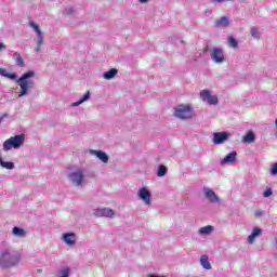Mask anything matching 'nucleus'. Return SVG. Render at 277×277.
Masks as SVG:
<instances>
[{
    "label": "nucleus",
    "mask_w": 277,
    "mask_h": 277,
    "mask_svg": "<svg viewBox=\"0 0 277 277\" xmlns=\"http://www.w3.org/2000/svg\"><path fill=\"white\" fill-rule=\"evenodd\" d=\"M32 77H36V72L27 71L16 80V83L21 88L18 96H25L27 94V90H31V88H34L35 82L31 80Z\"/></svg>",
    "instance_id": "f257e3e1"
},
{
    "label": "nucleus",
    "mask_w": 277,
    "mask_h": 277,
    "mask_svg": "<svg viewBox=\"0 0 277 277\" xmlns=\"http://www.w3.org/2000/svg\"><path fill=\"white\" fill-rule=\"evenodd\" d=\"M18 261H21V254L18 253H12L5 250L0 254V267H13Z\"/></svg>",
    "instance_id": "f03ea898"
},
{
    "label": "nucleus",
    "mask_w": 277,
    "mask_h": 277,
    "mask_svg": "<svg viewBox=\"0 0 277 277\" xmlns=\"http://www.w3.org/2000/svg\"><path fill=\"white\" fill-rule=\"evenodd\" d=\"M174 116L180 120H192L194 118V108L190 105H180L174 108Z\"/></svg>",
    "instance_id": "7ed1b4c3"
},
{
    "label": "nucleus",
    "mask_w": 277,
    "mask_h": 277,
    "mask_svg": "<svg viewBox=\"0 0 277 277\" xmlns=\"http://www.w3.org/2000/svg\"><path fill=\"white\" fill-rule=\"evenodd\" d=\"M25 144V134L11 136L3 143V150H12V148H21Z\"/></svg>",
    "instance_id": "20e7f679"
},
{
    "label": "nucleus",
    "mask_w": 277,
    "mask_h": 277,
    "mask_svg": "<svg viewBox=\"0 0 277 277\" xmlns=\"http://www.w3.org/2000/svg\"><path fill=\"white\" fill-rule=\"evenodd\" d=\"M210 57L215 62V64H223L225 62L226 56H224V51L220 48H213L210 53Z\"/></svg>",
    "instance_id": "39448f33"
},
{
    "label": "nucleus",
    "mask_w": 277,
    "mask_h": 277,
    "mask_svg": "<svg viewBox=\"0 0 277 277\" xmlns=\"http://www.w3.org/2000/svg\"><path fill=\"white\" fill-rule=\"evenodd\" d=\"M200 98L207 101L208 105H217L219 103L216 95H211V91L209 90H202L200 92Z\"/></svg>",
    "instance_id": "423d86ee"
},
{
    "label": "nucleus",
    "mask_w": 277,
    "mask_h": 277,
    "mask_svg": "<svg viewBox=\"0 0 277 277\" xmlns=\"http://www.w3.org/2000/svg\"><path fill=\"white\" fill-rule=\"evenodd\" d=\"M138 198L144 201V205H151L150 198H153V195L150 194V190L146 187H142L137 193Z\"/></svg>",
    "instance_id": "0eeeda50"
},
{
    "label": "nucleus",
    "mask_w": 277,
    "mask_h": 277,
    "mask_svg": "<svg viewBox=\"0 0 277 277\" xmlns=\"http://www.w3.org/2000/svg\"><path fill=\"white\" fill-rule=\"evenodd\" d=\"M95 217H114L116 212L109 208H101L94 211Z\"/></svg>",
    "instance_id": "6e6552de"
},
{
    "label": "nucleus",
    "mask_w": 277,
    "mask_h": 277,
    "mask_svg": "<svg viewBox=\"0 0 277 277\" xmlns=\"http://www.w3.org/2000/svg\"><path fill=\"white\" fill-rule=\"evenodd\" d=\"M229 136L230 134H228V132H215L213 134V144H224Z\"/></svg>",
    "instance_id": "1a4fd4ad"
},
{
    "label": "nucleus",
    "mask_w": 277,
    "mask_h": 277,
    "mask_svg": "<svg viewBox=\"0 0 277 277\" xmlns=\"http://www.w3.org/2000/svg\"><path fill=\"white\" fill-rule=\"evenodd\" d=\"M69 176L74 185H77V186L82 185L83 179H84L83 171H76L71 173Z\"/></svg>",
    "instance_id": "9d476101"
},
{
    "label": "nucleus",
    "mask_w": 277,
    "mask_h": 277,
    "mask_svg": "<svg viewBox=\"0 0 277 277\" xmlns=\"http://www.w3.org/2000/svg\"><path fill=\"white\" fill-rule=\"evenodd\" d=\"M29 26L36 31L37 36H38V41L37 44L41 45L44 42V38L42 37V30H40V26H38L36 23L34 22H29Z\"/></svg>",
    "instance_id": "9b49d317"
},
{
    "label": "nucleus",
    "mask_w": 277,
    "mask_h": 277,
    "mask_svg": "<svg viewBox=\"0 0 277 277\" xmlns=\"http://www.w3.org/2000/svg\"><path fill=\"white\" fill-rule=\"evenodd\" d=\"M90 153L91 155H94L95 157H97L100 161H103V163H107V161H109V156H107L105 151L91 149Z\"/></svg>",
    "instance_id": "f8f14e48"
},
{
    "label": "nucleus",
    "mask_w": 277,
    "mask_h": 277,
    "mask_svg": "<svg viewBox=\"0 0 277 277\" xmlns=\"http://www.w3.org/2000/svg\"><path fill=\"white\" fill-rule=\"evenodd\" d=\"M237 161V151H230L223 158L221 163H235Z\"/></svg>",
    "instance_id": "ddd939ff"
},
{
    "label": "nucleus",
    "mask_w": 277,
    "mask_h": 277,
    "mask_svg": "<svg viewBox=\"0 0 277 277\" xmlns=\"http://www.w3.org/2000/svg\"><path fill=\"white\" fill-rule=\"evenodd\" d=\"M77 239V236L72 233H67L63 235V240L67 246H75V240Z\"/></svg>",
    "instance_id": "4468645a"
},
{
    "label": "nucleus",
    "mask_w": 277,
    "mask_h": 277,
    "mask_svg": "<svg viewBox=\"0 0 277 277\" xmlns=\"http://www.w3.org/2000/svg\"><path fill=\"white\" fill-rule=\"evenodd\" d=\"M262 233H263V230L261 228L254 227L251 235H249V237H248L249 243H254V240L256 239V237L262 235Z\"/></svg>",
    "instance_id": "2eb2a0df"
},
{
    "label": "nucleus",
    "mask_w": 277,
    "mask_h": 277,
    "mask_svg": "<svg viewBox=\"0 0 277 277\" xmlns=\"http://www.w3.org/2000/svg\"><path fill=\"white\" fill-rule=\"evenodd\" d=\"M206 194V198H208V200H210L211 202H220V198H217V195H215V192L207 188L205 190Z\"/></svg>",
    "instance_id": "dca6fc26"
},
{
    "label": "nucleus",
    "mask_w": 277,
    "mask_h": 277,
    "mask_svg": "<svg viewBox=\"0 0 277 277\" xmlns=\"http://www.w3.org/2000/svg\"><path fill=\"white\" fill-rule=\"evenodd\" d=\"M12 233L15 237H19V239H24V237H27V232L21 227H13Z\"/></svg>",
    "instance_id": "f3484780"
},
{
    "label": "nucleus",
    "mask_w": 277,
    "mask_h": 277,
    "mask_svg": "<svg viewBox=\"0 0 277 277\" xmlns=\"http://www.w3.org/2000/svg\"><path fill=\"white\" fill-rule=\"evenodd\" d=\"M214 23H215V27H228L230 22L228 21V17L223 16L219 19H215Z\"/></svg>",
    "instance_id": "a211bd4d"
},
{
    "label": "nucleus",
    "mask_w": 277,
    "mask_h": 277,
    "mask_svg": "<svg viewBox=\"0 0 277 277\" xmlns=\"http://www.w3.org/2000/svg\"><path fill=\"white\" fill-rule=\"evenodd\" d=\"M256 140V136L254 135V132L249 131L245 136L242 142H245V144H252V142H254Z\"/></svg>",
    "instance_id": "6ab92c4d"
},
{
    "label": "nucleus",
    "mask_w": 277,
    "mask_h": 277,
    "mask_svg": "<svg viewBox=\"0 0 277 277\" xmlns=\"http://www.w3.org/2000/svg\"><path fill=\"white\" fill-rule=\"evenodd\" d=\"M200 265L203 267V269H211V263H209L208 255H201Z\"/></svg>",
    "instance_id": "aec40b11"
},
{
    "label": "nucleus",
    "mask_w": 277,
    "mask_h": 277,
    "mask_svg": "<svg viewBox=\"0 0 277 277\" xmlns=\"http://www.w3.org/2000/svg\"><path fill=\"white\" fill-rule=\"evenodd\" d=\"M116 75H118V69L111 68L110 70L104 72V79H107V80L114 79Z\"/></svg>",
    "instance_id": "412c9836"
},
{
    "label": "nucleus",
    "mask_w": 277,
    "mask_h": 277,
    "mask_svg": "<svg viewBox=\"0 0 277 277\" xmlns=\"http://www.w3.org/2000/svg\"><path fill=\"white\" fill-rule=\"evenodd\" d=\"M200 235H211L213 233V226L208 225L199 229Z\"/></svg>",
    "instance_id": "4be33fe9"
},
{
    "label": "nucleus",
    "mask_w": 277,
    "mask_h": 277,
    "mask_svg": "<svg viewBox=\"0 0 277 277\" xmlns=\"http://www.w3.org/2000/svg\"><path fill=\"white\" fill-rule=\"evenodd\" d=\"M90 100V91H88L82 98H80L78 102L74 103V107H79V105H81V103H85V101Z\"/></svg>",
    "instance_id": "5701e85b"
},
{
    "label": "nucleus",
    "mask_w": 277,
    "mask_h": 277,
    "mask_svg": "<svg viewBox=\"0 0 277 277\" xmlns=\"http://www.w3.org/2000/svg\"><path fill=\"white\" fill-rule=\"evenodd\" d=\"M0 166L2 168H5V170H14V162H5V161H3V159H1V156H0Z\"/></svg>",
    "instance_id": "b1692460"
},
{
    "label": "nucleus",
    "mask_w": 277,
    "mask_h": 277,
    "mask_svg": "<svg viewBox=\"0 0 277 277\" xmlns=\"http://www.w3.org/2000/svg\"><path fill=\"white\" fill-rule=\"evenodd\" d=\"M13 56H15V62L17 66H25V61H23V57L18 52H14Z\"/></svg>",
    "instance_id": "393cba45"
},
{
    "label": "nucleus",
    "mask_w": 277,
    "mask_h": 277,
    "mask_svg": "<svg viewBox=\"0 0 277 277\" xmlns=\"http://www.w3.org/2000/svg\"><path fill=\"white\" fill-rule=\"evenodd\" d=\"M166 174H168V168L161 164L158 169L157 176H166Z\"/></svg>",
    "instance_id": "a878e982"
},
{
    "label": "nucleus",
    "mask_w": 277,
    "mask_h": 277,
    "mask_svg": "<svg viewBox=\"0 0 277 277\" xmlns=\"http://www.w3.org/2000/svg\"><path fill=\"white\" fill-rule=\"evenodd\" d=\"M228 44L233 49H237V47H239V43L237 42V39H235L234 37H228Z\"/></svg>",
    "instance_id": "bb28decb"
},
{
    "label": "nucleus",
    "mask_w": 277,
    "mask_h": 277,
    "mask_svg": "<svg viewBox=\"0 0 277 277\" xmlns=\"http://www.w3.org/2000/svg\"><path fill=\"white\" fill-rule=\"evenodd\" d=\"M251 36L259 40V38H261V32L256 28H251Z\"/></svg>",
    "instance_id": "cd10ccee"
},
{
    "label": "nucleus",
    "mask_w": 277,
    "mask_h": 277,
    "mask_svg": "<svg viewBox=\"0 0 277 277\" xmlns=\"http://www.w3.org/2000/svg\"><path fill=\"white\" fill-rule=\"evenodd\" d=\"M271 174L273 176H277V163L273 164L272 170H271Z\"/></svg>",
    "instance_id": "c85d7f7f"
},
{
    "label": "nucleus",
    "mask_w": 277,
    "mask_h": 277,
    "mask_svg": "<svg viewBox=\"0 0 277 277\" xmlns=\"http://www.w3.org/2000/svg\"><path fill=\"white\" fill-rule=\"evenodd\" d=\"M272 188H267L264 193H263V196L264 198H269V196H272Z\"/></svg>",
    "instance_id": "c756f323"
},
{
    "label": "nucleus",
    "mask_w": 277,
    "mask_h": 277,
    "mask_svg": "<svg viewBox=\"0 0 277 277\" xmlns=\"http://www.w3.org/2000/svg\"><path fill=\"white\" fill-rule=\"evenodd\" d=\"M0 75H1L2 77H8L9 72H8V70H5L4 68H0Z\"/></svg>",
    "instance_id": "7c9ffc66"
},
{
    "label": "nucleus",
    "mask_w": 277,
    "mask_h": 277,
    "mask_svg": "<svg viewBox=\"0 0 277 277\" xmlns=\"http://www.w3.org/2000/svg\"><path fill=\"white\" fill-rule=\"evenodd\" d=\"M6 79H12V80H14V79H16V74H8L6 75Z\"/></svg>",
    "instance_id": "2f4dec72"
},
{
    "label": "nucleus",
    "mask_w": 277,
    "mask_h": 277,
    "mask_svg": "<svg viewBox=\"0 0 277 277\" xmlns=\"http://www.w3.org/2000/svg\"><path fill=\"white\" fill-rule=\"evenodd\" d=\"M212 3H224V1H233V0H211Z\"/></svg>",
    "instance_id": "473e14b6"
},
{
    "label": "nucleus",
    "mask_w": 277,
    "mask_h": 277,
    "mask_svg": "<svg viewBox=\"0 0 277 277\" xmlns=\"http://www.w3.org/2000/svg\"><path fill=\"white\" fill-rule=\"evenodd\" d=\"M35 51H36L37 53H39V51H42V45L37 44V47L35 48Z\"/></svg>",
    "instance_id": "72a5a7b5"
},
{
    "label": "nucleus",
    "mask_w": 277,
    "mask_h": 277,
    "mask_svg": "<svg viewBox=\"0 0 277 277\" xmlns=\"http://www.w3.org/2000/svg\"><path fill=\"white\" fill-rule=\"evenodd\" d=\"M5 49H6L5 44L0 43V53H1V51H5Z\"/></svg>",
    "instance_id": "f704fd0d"
},
{
    "label": "nucleus",
    "mask_w": 277,
    "mask_h": 277,
    "mask_svg": "<svg viewBox=\"0 0 277 277\" xmlns=\"http://www.w3.org/2000/svg\"><path fill=\"white\" fill-rule=\"evenodd\" d=\"M140 3H148V0H138Z\"/></svg>",
    "instance_id": "c9c22d12"
},
{
    "label": "nucleus",
    "mask_w": 277,
    "mask_h": 277,
    "mask_svg": "<svg viewBox=\"0 0 277 277\" xmlns=\"http://www.w3.org/2000/svg\"><path fill=\"white\" fill-rule=\"evenodd\" d=\"M5 116H8V115H3V116L0 118V122H1V120H3V118H5Z\"/></svg>",
    "instance_id": "e433bc0d"
}]
</instances>
